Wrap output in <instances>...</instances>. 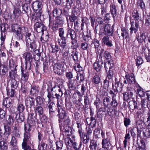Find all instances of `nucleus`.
Masks as SVG:
<instances>
[{
  "label": "nucleus",
  "mask_w": 150,
  "mask_h": 150,
  "mask_svg": "<svg viewBox=\"0 0 150 150\" xmlns=\"http://www.w3.org/2000/svg\"><path fill=\"white\" fill-rule=\"evenodd\" d=\"M16 90L11 88V89H9L8 88H6L7 96L10 98L16 97Z\"/></svg>",
  "instance_id": "a211bd4d"
},
{
  "label": "nucleus",
  "mask_w": 150,
  "mask_h": 150,
  "mask_svg": "<svg viewBox=\"0 0 150 150\" xmlns=\"http://www.w3.org/2000/svg\"><path fill=\"white\" fill-rule=\"evenodd\" d=\"M97 146V141L94 140H92L91 141L89 148L91 150L96 149Z\"/></svg>",
  "instance_id": "603ef678"
},
{
  "label": "nucleus",
  "mask_w": 150,
  "mask_h": 150,
  "mask_svg": "<svg viewBox=\"0 0 150 150\" xmlns=\"http://www.w3.org/2000/svg\"><path fill=\"white\" fill-rule=\"evenodd\" d=\"M100 81V77L99 75L97 74H96L93 77L92 79V82L96 84H99Z\"/></svg>",
  "instance_id": "4d7b16f0"
},
{
  "label": "nucleus",
  "mask_w": 150,
  "mask_h": 150,
  "mask_svg": "<svg viewBox=\"0 0 150 150\" xmlns=\"http://www.w3.org/2000/svg\"><path fill=\"white\" fill-rule=\"evenodd\" d=\"M34 30L38 33H42L43 34V32L47 30L46 27L41 22H36L34 25Z\"/></svg>",
  "instance_id": "20e7f679"
},
{
  "label": "nucleus",
  "mask_w": 150,
  "mask_h": 150,
  "mask_svg": "<svg viewBox=\"0 0 150 150\" xmlns=\"http://www.w3.org/2000/svg\"><path fill=\"white\" fill-rule=\"evenodd\" d=\"M100 129L97 127L94 131L93 135L96 139H98L100 138Z\"/></svg>",
  "instance_id": "13d9d810"
},
{
  "label": "nucleus",
  "mask_w": 150,
  "mask_h": 150,
  "mask_svg": "<svg viewBox=\"0 0 150 150\" xmlns=\"http://www.w3.org/2000/svg\"><path fill=\"white\" fill-rule=\"evenodd\" d=\"M57 107L58 108V111L59 113V122H62L65 116L66 111H65V107H66V98L65 99L64 104L63 98L62 97L60 100H57Z\"/></svg>",
  "instance_id": "f03ea898"
},
{
  "label": "nucleus",
  "mask_w": 150,
  "mask_h": 150,
  "mask_svg": "<svg viewBox=\"0 0 150 150\" xmlns=\"http://www.w3.org/2000/svg\"><path fill=\"white\" fill-rule=\"evenodd\" d=\"M31 133L24 132L23 141L28 142V144H31Z\"/></svg>",
  "instance_id": "e433bc0d"
},
{
  "label": "nucleus",
  "mask_w": 150,
  "mask_h": 150,
  "mask_svg": "<svg viewBox=\"0 0 150 150\" xmlns=\"http://www.w3.org/2000/svg\"><path fill=\"white\" fill-rule=\"evenodd\" d=\"M27 51L28 53H33V52H35L36 50V43L30 44L29 45H27Z\"/></svg>",
  "instance_id": "72a5a7b5"
},
{
  "label": "nucleus",
  "mask_w": 150,
  "mask_h": 150,
  "mask_svg": "<svg viewBox=\"0 0 150 150\" xmlns=\"http://www.w3.org/2000/svg\"><path fill=\"white\" fill-rule=\"evenodd\" d=\"M125 77V79L129 82V84H134L136 81L134 74L133 73L127 74Z\"/></svg>",
  "instance_id": "4468645a"
},
{
  "label": "nucleus",
  "mask_w": 150,
  "mask_h": 150,
  "mask_svg": "<svg viewBox=\"0 0 150 150\" xmlns=\"http://www.w3.org/2000/svg\"><path fill=\"white\" fill-rule=\"evenodd\" d=\"M103 19L101 18L97 17L96 19V25L95 26V29L97 33V28L98 25L99 24V25H100L101 24H103Z\"/></svg>",
  "instance_id": "052dcab7"
},
{
  "label": "nucleus",
  "mask_w": 150,
  "mask_h": 150,
  "mask_svg": "<svg viewBox=\"0 0 150 150\" xmlns=\"http://www.w3.org/2000/svg\"><path fill=\"white\" fill-rule=\"evenodd\" d=\"M104 67L106 72L108 69H112L114 66V62L113 60L108 61L105 62L104 63Z\"/></svg>",
  "instance_id": "dca6fc26"
},
{
  "label": "nucleus",
  "mask_w": 150,
  "mask_h": 150,
  "mask_svg": "<svg viewBox=\"0 0 150 150\" xmlns=\"http://www.w3.org/2000/svg\"><path fill=\"white\" fill-rule=\"evenodd\" d=\"M39 116V120H38L37 121L38 123L41 124L42 125L46 124L47 122L48 119L47 117L44 114Z\"/></svg>",
  "instance_id": "b1692460"
},
{
  "label": "nucleus",
  "mask_w": 150,
  "mask_h": 150,
  "mask_svg": "<svg viewBox=\"0 0 150 150\" xmlns=\"http://www.w3.org/2000/svg\"><path fill=\"white\" fill-rule=\"evenodd\" d=\"M112 89L115 90V92H121L122 88V83L119 81L116 82L115 85H112Z\"/></svg>",
  "instance_id": "2eb2a0df"
},
{
  "label": "nucleus",
  "mask_w": 150,
  "mask_h": 150,
  "mask_svg": "<svg viewBox=\"0 0 150 150\" xmlns=\"http://www.w3.org/2000/svg\"><path fill=\"white\" fill-rule=\"evenodd\" d=\"M47 97L48 99V101H51L53 100L54 98H55L54 97L55 93L50 88V87L48 86V88L47 89Z\"/></svg>",
  "instance_id": "393cba45"
},
{
  "label": "nucleus",
  "mask_w": 150,
  "mask_h": 150,
  "mask_svg": "<svg viewBox=\"0 0 150 150\" xmlns=\"http://www.w3.org/2000/svg\"><path fill=\"white\" fill-rule=\"evenodd\" d=\"M48 107L50 114H51V112H54L56 110V106L55 104L53 102L48 101Z\"/></svg>",
  "instance_id": "c85d7f7f"
},
{
  "label": "nucleus",
  "mask_w": 150,
  "mask_h": 150,
  "mask_svg": "<svg viewBox=\"0 0 150 150\" xmlns=\"http://www.w3.org/2000/svg\"><path fill=\"white\" fill-rule=\"evenodd\" d=\"M64 33V31L62 28H60L59 29V36L61 38V40L59 42V45L62 47V48L64 50L66 46V38L65 37L63 36Z\"/></svg>",
  "instance_id": "0eeeda50"
},
{
  "label": "nucleus",
  "mask_w": 150,
  "mask_h": 150,
  "mask_svg": "<svg viewBox=\"0 0 150 150\" xmlns=\"http://www.w3.org/2000/svg\"><path fill=\"white\" fill-rule=\"evenodd\" d=\"M81 29V30H83L84 25H87L88 23V20L86 17H82Z\"/></svg>",
  "instance_id": "3c124183"
},
{
  "label": "nucleus",
  "mask_w": 150,
  "mask_h": 150,
  "mask_svg": "<svg viewBox=\"0 0 150 150\" xmlns=\"http://www.w3.org/2000/svg\"><path fill=\"white\" fill-rule=\"evenodd\" d=\"M111 100L108 97L105 98L103 100V105L105 108H108L111 105Z\"/></svg>",
  "instance_id": "79ce46f5"
},
{
  "label": "nucleus",
  "mask_w": 150,
  "mask_h": 150,
  "mask_svg": "<svg viewBox=\"0 0 150 150\" xmlns=\"http://www.w3.org/2000/svg\"><path fill=\"white\" fill-rule=\"evenodd\" d=\"M25 109V107L21 103H18L17 104V110L18 112V114L23 112Z\"/></svg>",
  "instance_id": "49530a36"
},
{
  "label": "nucleus",
  "mask_w": 150,
  "mask_h": 150,
  "mask_svg": "<svg viewBox=\"0 0 150 150\" xmlns=\"http://www.w3.org/2000/svg\"><path fill=\"white\" fill-rule=\"evenodd\" d=\"M37 115L35 114L34 113H28V122H35V123L36 124L35 120L37 119Z\"/></svg>",
  "instance_id": "2f4dec72"
},
{
  "label": "nucleus",
  "mask_w": 150,
  "mask_h": 150,
  "mask_svg": "<svg viewBox=\"0 0 150 150\" xmlns=\"http://www.w3.org/2000/svg\"><path fill=\"white\" fill-rule=\"evenodd\" d=\"M47 144L42 141L38 145V150H47Z\"/></svg>",
  "instance_id": "5fc2aeb1"
},
{
  "label": "nucleus",
  "mask_w": 150,
  "mask_h": 150,
  "mask_svg": "<svg viewBox=\"0 0 150 150\" xmlns=\"http://www.w3.org/2000/svg\"><path fill=\"white\" fill-rule=\"evenodd\" d=\"M146 36L145 34L143 33H140V35L137 38V41L139 42L142 43L143 41L146 43H147L146 40Z\"/></svg>",
  "instance_id": "c9c22d12"
},
{
  "label": "nucleus",
  "mask_w": 150,
  "mask_h": 150,
  "mask_svg": "<svg viewBox=\"0 0 150 150\" xmlns=\"http://www.w3.org/2000/svg\"><path fill=\"white\" fill-rule=\"evenodd\" d=\"M24 119V116L23 115H20V114L17 113V115L16 117V121L18 123H21L23 122Z\"/></svg>",
  "instance_id": "680f3d73"
},
{
  "label": "nucleus",
  "mask_w": 150,
  "mask_h": 150,
  "mask_svg": "<svg viewBox=\"0 0 150 150\" xmlns=\"http://www.w3.org/2000/svg\"><path fill=\"white\" fill-rule=\"evenodd\" d=\"M103 57L107 60L108 61L112 60L111 59V56L110 53L107 51H105L103 54Z\"/></svg>",
  "instance_id": "69168bd1"
},
{
  "label": "nucleus",
  "mask_w": 150,
  "mask_h": 150,
  "mask_svg": "<svg viewBox=\"0 0 150 150\" xmlns=\"http://www.w3.org/2000/svg\"><path fill=\"white\" fill-rule=\"evenodd\" d=\"M42 4L35 1L32 4V8L33 10H42Z\"/></svg>",
  "instance_id": "c756f323"
},
{
  "label": "nucleus",
  "mask_w": 150,
  "mask_h": 150,
  "mask_svg": "<svg viewBox=\"0 0 150 150\" xmlns=\"http://www.w3.org/2000/svg\"><path fill=\"white\" fill-rule=\"evenodd\" d=\"M34 12V14L32 16L33 19L37 20L40 18L42 13V10H33Z\"/></svg>",
  "instance_id": "7c9ffc66"
},
{
  "label": "nucleus",
  "mask_w": 150,
  "mask_h": 150,
  "mask_svg": "<svg viewBox=\"0 0 150 150\" xmlns=\"http://www.w3.org/2000/svg\"><path fill=\"white\" fill-rule=\"evenodd\" d=\"M64 62H63V63H61V64H55L53 67V71L54 73L57 74L61 75L64 72Z\"/></svg>",
  "instance_id": "423d86ee"
},
{
  "label": "nucleus",
  "mask_w": 150,
  "mask_h": 150,
  "mask_svg": "<svg viewBox=\"0 0 150 150\" xmlns=\"http://www.w3.org/2000/svg\"><path fill=\"white\" fill-rule=\"evenodd\" d=\"M40 88L38 86H36L34 85L31 86V90L30 91V94L33 95H35L36 96L38 95Z\"/></svg>",
  "instance_id": "412c9836"
},
{
  "label": "nucleus",
  "mask_w": 150,
  "mask_h": 150,
  "mask_svg": "<svg viewBox=\"0 0 150 150\" xmlns=\"http://www.w3.org/2000/svg\"><path fill=\"white\" fill-rule=\"evenodd\" d=\"M11 125L5 123L4 125V132L3 134L4 137L6 140H7L8 137L11 133V128L10 126Z\"/></svg>",
  "instance_id": "9d476101"
},
{
  "label": "nucleus",
  "mask_w": 150,
  "mask_h": 150,
  "mask_svg": "<svg viewBox=\"0 0 150 150\" xmlns=\"http://www.w3.org/2000/svg\"><path fill=\"white\" fill-rule=\"evenodd\" d=\"M74 136H70L69 137H66V142L67 141V144L66 145H67L71 147L72 146L73 141L74 140Z\"/></svg>",
  "instance_id": "a19ab883"
},
{
  "label": "nucleus",
  "mask_w": 150,
  "mask_h": 150,
  "mask_svg": "<svg viewBox=\"0 0 150 150\" xmlns=\"http://www.w3.org/2000/svg\"><path fill=\"white\" fill-rule=\"evenodd\" d=\"M25 59L26 62H29V64L28 66L29 68L28 69L30 70L31 65V62L33 60V57L31 54L30 53H27L25 56Z\"/></svg>",
  "instance_id": "bb28decb"
},
{
  "label": "nucleus",
  "mask_w": 150,
  "mask_h": 150,
  "mask_svg": "<svg viewBox=\"0 0 150 150\" xmlns=\"http://www.w3.org/2000/svg\"><path fill=\"white\" fill-rule=\"evenodd\" d=\"M67 38H70L71 40H73L76 37L75 31L71 29H69L67 31Z\"/></svg>",
  "instance_id": "473e14b6"
},
{
  "label": "nucleus",
  "mask_w": 150,
  "mask_h": 150,
  "mask_svg": "<svg viewBox=\"0 0 150 150\" xmlns=\"http://www.w3.org/2000/svg\"><path fill=\"white\" fill-rule=\"evenodd\" d=\"M8 148V144L4 139H1L0 141V150H7Z\"/></svg>",
  "instance_id": "4c0bfd02"
},
{
  "label": "nucleus",
  "mask_w": 150,
  "mask_h": 150,
  "mask_svg": "<svg viewBox=\"0 0 150 150\" xmlns=\"http://www.w3.org/2000/svg\"><path fill=\"white\" fill-rule=\"evenodd\" d=\"M105 33L108 36H112L113 33L112 27L111 25L106 24L105 25Z\"/></svg>",
  "instance_id": "6ab92c4d"
},
{
  "label": "nucleus",
  "mask_w": 150,
  "mask_h": 150,
  "mask_svg": "<svg viewBox=\"0 0 150 150\" xmlns=\"http://www.w3.org/2000/svg\"><path fill=\"white\" fill-rule=\"evenodd\" d=\"M121 36L122 37L123 40L124 39V38L126 39L129 37V33L126 28L123 27L121 28Z\"/></svg>",
  "instance_id": "ea45409f"
},
{
  "label": "nucleus",
  "mask_w": 150,
  "mask_h": 150,
  "mask_svg": "<svg viewBox=\"0 0 150 150\" xmlns=\"http://www.w3.org/2000/svg\"><path fill=\"white\" fill-rule=\"evenodd\" d=\"M9 146L17 145L16 138L14 137H11V140L9 142Z\"/></svg>",
  "instance_id": "e2e57ef3"
},
{
  "label": "nucleus",
  "mask_w": 150,
  "mask_h": 150,
  "mask_svg": "<svg viewBox=\"0 0 150 150\" xmlns=\"http://www.w3.org/2000/svg\"><path fill=\"white\" fill-rule=\"evenodd\" d=\"M105 108H101L99 109L97 114V116L98 118H101L104 115V113L105 112Z\"/></svg>",
  "instance_id": "c03bdc74"
},
{
  "label": "nucleus",
  "mask_w": 150,
  "mask_h": 150,
  "mask_svg": "<svg viewBox=\"0 0 150 150\" xmlns=\"http://www.w3.org/2000/svg\"><path fill=\"white\" fill-rule=\"evenodd\" d=\"M13 32L14 33L16 38L18 40H23V32L26 33L28 28L24 26L19 25L17 24H13L11 27Z\"/></svg>",
  "instance_id": "f257e3e1"
},
{
  "label": "nucleus",
  "mask_w": 150,
  "mask_h": 150,
  "mask_svg": "<svg viewBox=\"0 0 150 150\" xmlns=\"http://www.w3.org/2000/svg\"><path fill=\"white\" fill-rule=\"evenodd\" d=\"M13 134L12 137H14L16 138H19L20 137V134L18 129L16 126L13 127Z\"/></svg>",
  "instance_id": "a18cd8bd"
},
{
  "label": "nucleus",
  "mask_w": 150,
  "mask_h": 150,
  "mask_svg": "<svg viewBox=\"0 0 150 150\" xmlns=\"http://www.w3.org/2000/svg\"><path fill=\"white\" fill-rule=\"evenodd\" d=\"M18 86V82L14 79H11V88L17 90V88Z\"/></svg>",
  "instance_id": "864d4df0"
},
{
  "label": "nucleus",
  "mask_w": 150,
  "mask_h": 150,
  "mask_svg": "<svg viewBox=\"0 0 150 150\" xmlns=\"http://www.w3.org/2000/svg\"><path fill=\"white\" fill-rule=\"evenodd\" d=\"M16 66H15V68L13 69H11L9 72V76L11 79H15L16 76H18L17 74V69L16 68Z\"/></svg>",
  "instance_id": "f704fd0d"
},
{
  "label": "nucleus",
  "mask_w": 150,
  "mask_h": 150,
  "mask_svg": "<svg viewBox=\"0 0 150 150\" xmlns=\"http://www.w3.org/2000/svg\"><path fill=\"white\" fill-rule=\"evenodd\" d=\"M17 115V113L16 112H13L11 113L9 115L8 122L6 124L11 125L13 124L14 122L15 119H16V117Z\"/></svg>",
  "instance_id": "aec40b11"
},
{
  "label": "nucleus",
  "mask_w": 150,
  "mask_h": 150,
  "mask_svg": "<svg viewBox=\"0 0 150 150\" xmlns=\"http://www.w3.org/2000/svg\"><path fill=\"white\" fill-rule=\"evenodd\" d=\"M139 23H136L134 21L131 22H130L131 27L129 28L130 30V34H132L133 33L136 34L138 30V28H139Z\"/></svg>",
  "instance_id": "1a4fd4ad"
},
{
  "label": "nucleus",
  "mask_w": 150,
  "mask_h": 150,
  "mask_svg": "<svg viewBox=\"0 0 150 150\" xmlns=\"http://www.w3.org/2000/svg\"><path fill=\"white\" fill-rule=\"evenodd\" d=\"M21 80L25 82H27L29 78V74L28 71L24 70V68L21 67Z\"/></svg>",
  "instance_id": "f8f14e48"
},
{
  "label": "nucleus",
  "mask_w": 150,
  "mask_h": 150,
  "mask_svg": "<svg viewBox=\"0 0 150 150\" xmlns=\"http://www.w3.org/2000/svg\"><path fill=\"white\" fill-rule=\"evenodd\" d=\"M34 111L35 114L37 115L38 114L39 116L44 114L43 109L40 106L36 105L34 109Z\"/></svg>",
  "instance_id": "58836bf2"
},
{
  "label": "nucleus",
  "mask_w": 150,
  "mask_h": 150,
  "mask_svg": "<svg viewBox=\"0 0 150 150\" xmlns=\"http://www.w3.org/2000/svg\"><path fill=\"white\" fill-rule=\"evenodd\" d=\"M36 124L33 122H27L24 125V132L32 133L35 128Z\"/></svg>",
  "instance_id": "39448f33"
},
{
  "label": "nucleus",
  "mask_w": 150,
  "mask_h": 150,
  "mask_svg": "<svg viewBox=\"0 0 150 150\" xmlns=\"http://www.w3.org/2000/svg\"><path fill=\"white\" fill-rule=\"evenodd\" d=\"M11 101V99L9 97L4 98L3 103V105L7 108H9L12 104ZM8 110H9V108H8Z\"/></svg>",
  "instance_id": "a878e982"
},
{
  "label": "nucleus",
  "mask_w": 150,
  "mask_h": 150,
  "mask_svg": "<svg viewBox=\"0 0 150 150\" xmlns=\"http://www.w3.org/2000/svg\"><path fill=\"white\" fill-rule=\"evenodd\" d=\"M21 11L18 8H16L14 9L13 11V15L15 16V18H18L20 15Z\"/></svg>",
  "instance_id": "338daca9"
},
{
  "label": "nucleus",
  "mask_w": 150,
  "mask_h": 150,
  "mask_svg": "<svg viewBox=\"0 0 150 150\" xmlns=\"http://www.w3.org/2000/svg\"><path fill=\"white\" fill-rule=\"evenodd\" d=\"M88 47V44L87 42L85 41L81 43V47L83 50H87Z\"/></svg>",
  "instance_id": "774afa93"
},
{
  "label": "nucleus",
  "mask_w": 150,
  "mask_h": 150,
  "mask_svg": "<svg viewBox=\"0 0 150 150\" xmlns=\"http://www.w3.org/2000/svg\"><path fill=\"white\" fill-rule=\"evenodd\" d=\"M116 6L115 4H112L110 6V12L112 15V18L114 20L115 17L117 16V12Z\"/></svg>",
  "instance_id": "cd10ccee"
},
{
  "label": "nucleus",
  "mask_w": 150,
  "mask_h": 150,
  "mask_svg": "<svg viewBox=\"0 0 150 150\" xmlns=\"http://www.w3.org/2000/svg\"><path fill=\"white\" fill-rule=\"evenodd\" d=\"M8 68L7 66L4 65L0 69V75L3 76L6 74L8 72Z\"/></svg>",
  "instance_id": "37998d69"
},
{
  "label": "nucleus",
  "mask_w": 150,
  "mask_h": 150,
  "mask_svg": "<svg viewBox=\"0 0 150 150\" xmlns=\"http://www.w3.org/2000/svg\"><path fill=\"white\" fill-rule=\"evenodd\" d=\"M60 21L59 19H57L54 23L53 25L52 29L54 31H55L57 30L59 27V25L61 24Z\"/></svg>",
  "instance_id": "8fccbe9b"
},
{
  "label": "nucleus",
  "mask_w": 150,
  "mask_h": 150,
  "mask_svg": "<svg viewBox=\"0 0 150 150\" xmlns=\"http://www.w3.org/2000/svg\"><path fill=\"white\" fill-rule=\"evenodd\" d=\"M102 58V57H101L100 60H97L93 65L94 69L97 72H99L101 71L102 67L103 62L101 59Z\"/></svg>",
  "instance_id": "9b49d317"
},
{
  "label": "nucleus",
  "mask_w": 150,
  "mask_h": 150,
  "mask_svg": "<svg viewBox=\"0 0 150 150\" xmlns=\"http://www.w3.org/2000/svg\"><path fill=\"white\" fill-rule=\"evenodd\" d=\"M132 16L135 22L140 23L142 21L141 15H140L137 11L134 10L132 13Z\"/></svg>",
  "instance_id": "ddd939ff"
},
{
  "label": "nucleus",
  "mask_w": 150,
  "mask_h": 150,
  "mask_svg": "<svg viewBox=\"0 0 150 150\" xmlns=\"http://www.w3.org/2000/svg\"><path fill=\"white\" fill-rule=\"evenodd\" d=\"M25 105L28 109L34 107L35 106V99L33 97L30 96L28 97L25 100Z\"/></svg>",
  "instance_id": "6e6552de"
},
{
  "label": "nucleus",
  "mask_w": 150,
  "mask_h": 150,
  "mask_svg": "<svg viewBox=\"0 0 150 150\" xmlns=\"http://www.w3.org/2000/svg\"><path fill=\"white\" fill-rule=\"evenodd\" d=\"M102 144V148L107 149V150L109 149L110 144V140L107 137L106 138L103 139Z\"/></svg>",
  "instance_id": "f3484780"
},
{
  "label": "nucleus",
  "mask_w": 150,
  "mask_h": 150,
  "mask_svg": "<svg viewBox=\"0 0 150 150\" xmlns=\"http://www.w3.org/2000/svg\"><path fill=\"white\" fill-rule=\"evenodd\" d=\"M66 120L65 119V118L63 119V121L62 122H61L60 123H61V124L60 125V130L64 132V133H66V123H65ZM66 134V133H65Z\"/></svg>",
  "instance_id": "bf43d9fd"
},
{
  "label": "nucleus",
  "mask_w": 150,
  "mask_h": 150,
  "mask_svg": "<svg viewBox=\"0 0 150 150\" xmlns=\"http://www.w3.org/2000/svg\"><path fill=\"white\" fill-rule=\"evenodd\" d=\"M137 148L139 150H146V145L143 139H141L140 140V143L139 144L138 147Z\"/></svg>",
  "instance_id": "09e8293b"
},
{
  "label": "nucleus",
  "mask_w": 150,
  "mask_h": 150,
  "mask_svg": "<svg viewBox=\"0 0 150 150\" xmlns=\"http://www.w3.org/2000/svg\"><path fill=\"white\" fill-rule=\"evenodd\" d=\"M143 89L139 86L137 90V92L139 96L140 97L144 96L146 93V92L143 91Z\"/></svg>",
  "instance_id": "0e129e2a"
},
{
  "label": "nucleus",
  "mask_w": 150,
  "mask_h": 150,
  "mask_svg": "<svg viewBox=\"0 0 150 150\" xmlns=\"http://www.w3.org/2000/svg\"><path fill=\"white\" fill-rule=\"evenodd\" d=\"M28 142L23 141L22 144V148L24 150H30L31 147L28 145Z\"/></svg>",
  "instance_id": "6e6d98bb"
},
{
  "label": "nucleus",
  "mask_w": 150,
  "mask_h": 150,
  "mask_svg": "<svg viewBox=\"0 0 150 150\" xmlns=\"http://www.w3.org/2000/svg\"><path fill=\"white\" fill-rule=\"evenodd\" d=\"M28 4H23L22 6L23 10L22 12L23 13H28V12L31 11V9L30 7L28 6Z\"/></svg>",
  "instance_id": "de8ad7c7"
},
{
  "label": "nucleus",
  "mask_w": 150,
  "mask_h": 150,
  "mask_svg": "<svg viewBox=\"0 0 150 150\" xmlns=\"http://www.w3.org/2000/svg\"><path fill=\"white\" fill-rule=\"evenodd\" d=\"M25 38L26 45H29L30 44L36 43L35 42V38L34 34H32L30 32L29 30L27 29L26 33H25Z\"/></svg>",
  "instance_id": "7ed1b4c3"
},
{
  "label": "nucleus",
  "mask_w": 150,
  "mask_h": 150,
  "mask_svg": "<svg viewBox=\"0 0 150 150\" xmlns=\"http://www.w3.org/2000/svg\"><path fill=\"white\" fill-rule=\"evenodd\" d=\"M68 50L66 51V53L68 54L69 53V52L71 51V54L72 58H73L74 60L75 61L76 60H77L78 59V53L77 51H72V49L71 47H69V48H68Z\"/></svg>",
  "instance_id": "5701e85b"
},
{
  "label": "nucleus",
  "mask_w": 150,
  "mask_h": 150,
  "mask_svg": "<svg viewBox=\"0 0 150 150\" xmlns=\"http://www.w3.org/2000/svg\"><path fill=\"white\" fill-rule=\"evenodd\" d=\"M102 44L105 45L108 47H111L112 45V42L109 40V38L108 36H104L102 40Z\"/></svg>",
  "instance_id": "4be33fe9"
}]
</instances>
